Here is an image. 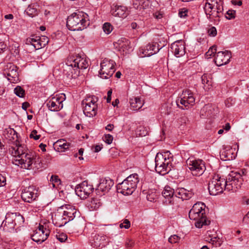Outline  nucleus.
Listing matches in <instances>:
<instances>
[{
	"instance_id": "nucleus-1",
	"label": "nucleus",
	"mask_w": 249,
	"mask_h": 249,
	"mask_svg": "<svg viewBox=\"0 0 249 249\" xmlns=\"http://www.w3.org/2000/svg\"><path fill=\"white\" fill-rule=\"evenodd\" d=\"M11 155L15 157V163L20 166L21 168L30 170L35 168H41L42 167L41 160L39 158L36 159L35 152L30 151L23 145H16V147L9 148Z\"/></svg>"
},
{
	"instance_id": "nucleus-2",
	"label": "nucleus",
	"mask_w": 249,
	"mask_h": 249,
	"mask_svg": "<svg viewBox=\"0 0 249 249\" xmlns=\"http://www.w3.org/2000/svg\"><path fill=\"white\" fill-rule=\"evenodd\" d=\"M89 25V16L83 12L73 13L67 18V27L70 30L81 31Z\"/></svg>"
},
{
	"instance_id": "nucleus-3",
	"label": "nucleus",
	"mask_w": 249,
	"mask_h": 249,
	"mask_svg": "<svg viewBox=\"0 0 249 249\" xmlns=\"http://www.w3.org/2000/svg\"><path fill=\"white\" fill-rule=\"evenodd\" d=\"M206 206L201 202L195 204L189 213L191 220L195 221V225L196 228H201L203 225H209L210 221L208 220L205 210Z\"/></svg>"
},
{
	"instance_id": "nucleus-4",
	"label": "nucleus",
	"mask_w": 249,
	"mask_h": 249,
	"mask_svg": "<svg viewBox=\"0 0 249 249\" xmlns=\"http://www.w3.org/2000/svg\"><path fill=\"white\" fill-rule=\"evenodd\" d=\"M222 0H206L204 10L207 18L211 21L220 17V13L223 11Z\"/></svg>"
},
{
	"instance_id": "nucleus-5",
	"label": "nucleus",
	"mask_w": 249,
	"mask_h": 249,
	"mask_svg": "<svg viewBox=\"0 0 249 249\" xmlns=\"http://www.w3.org/2000/svg\"><path fill=\"white\" fill-rule=\"evenodd\" d=\"M139 181L137 174L130 175L121 183L117 184V192L124 195H131L135 190Z\"/></svg>"
},
{
	"instance_id": "nucleus-6",
	"label": "nucleus",
	"mask_w": 249,
	"mask_h": 249,
	"mask_svg": "<svg viewBox=\"0 0 249 249\" xmlns=\"http://www.w3.org/2000/svg\"><path fill=\"white\" fill-rule=\"evenodd\" d=\"M63 211V215L61 217H58L55 225L57 227H61L70 221L72 220L76 215H78L77 210L73 206L69 204H66L62 206L60 208Z\"/></svg>"
},
{
	"instance_id": "nucleus-7",
	"label": "nucleus",
	"mask_w": 249,
	"mask_h": 249,
	"mask_svg": "<svg viewBox=\"0 0 249 249\" xmlns=\"http://www.w3.org/2000/svg\"><path fill=\"white\" fill-rule=\"evenodd\" d=\"M244 179L240 173L231 172L225 179V190L236 192L241 188Z\"/></svg>"
},
{
	"instance_id": "nucleus-8",
	"label": "nucleus",
	"mask_w": 249,
	"mask_h": 249,
	"mask_svg": "<svg viewBox=\"0 0 249 249\" xmlns=\"http://www.w3.org/2000/svg\"><path fill=\"white\" fill-rule=\"evenodd\" d=\"M98 98L96 96H89L82 102L84 114L89 117L95 116L97 113L98 106L97 102Z\"/></svg>"
},
{
	"instance_id": "nucleus-9",
	"label": "nucleus",
	"mask_w": 249,
	"mask_h": 249,
	"mask_svg": "<svg viewBox=\"0 0 249 249\" xmlns=\"http://www.w3.org/2000/svg\"><path fill=\"white\" fill-rule=\"evenodd\" d=\"M177 106L181 109H188L195 104V98L193 93L190 89L182 91V93L176 100Z\"/></svg>"
},
{
	"instance_id": "nucleus-10",
	"label": "nucleus",
	"mask_w": 249,
	"mask_h": 249,
	"mask_svg": "<svg viewBox=\"0 0 249 249\" xmlns=\"http://www.w3.org/2000/svg\"><path fill=\"white\" fill-rule=\"evenodd\" d=\"M225 179L215 175L209 183L208 190L211 195L216 196L225 190Z\"/></svg>"
},
{
	"instance_id": "nucleus-11",
	"label": "nucleus",
	"mask_w": 249,
	"mask_h": 249,
	"mask_svg": "<svg viewBox=\"0 0 249 249\" xmlns=\"http://www.w3.org/2000/svg\"><path fill=\"white\" fill-rule=\"evenodd\" d=\"M115 62L108 58H104L100 63L101 69L99 71L100 77L103 79L110 77L115 71Z\"/></svg>"
},
{
	"instance_id": "nucleus-12",
	"label": "nucleus",
	"mask_w": 249,
	"mask_h": 249,
	"mask_svg": "<svg viewBox=\"0 0 249 249\" xmlns=\"http://www.w3.org/2000/svg\"><path fill=\"white\" fill-rule=\"evenodd\" d=\"M169 159H167L163 155L158 153L155 158V170L160 175H165L170 170L169 166Z\"/></svg>"
},
{
	"instance_id": "nucleus-13",
	"label": "nucleus",
	"mask_w": 249,
	"mask_h": 249,
	"mask_svg": "<svg viewBox=\"0 0 249 249\" xmlns=\"http://www.w3.org/2000/svg\"><path fill=\"white\" fill-rule=\"evenodd\" d=\"M38 196V189L35 186L31 185L22 190L21 197L24 201L31 203L36 200Z\"/></svg>"
},
{
	"instance_id": "nucleus-14",
	"label": "nucleus",
	"mask_w": 249,
	"mask_h": 249,
	"mask_svg": "<svg viewBox=\"0 0 249 249\" xmlns=\"http://www.w3.org/2000/svg\"><path fill=\"white\" fill-rule=\"evenodd\" d=\"M187 164L194 176H199L205 170L204 163L201 160H188Z\"/></svg>"
},
{
	"instance_id": "nucleus-15",
	"label": "nucleus",
	"mask_w": 249,
	"mask_h": 249,
	"mask_svg": "<svg viewBox=\"0 0 249 249\" xmlns=\"http://www.w3.org/2000/svg\"><path fill=\"white\" fill-rule=\"evenodd\" d=\"M94 190L93 186L88 183L87 181H84L77 185L75 188L76 195L82 199L87 198Z\"/></svg>"
},
{
	"instance_id": "nucleus-16",
	"label": "nucleus",
	"mask_w": 249,
	"mask_h": 249,
	"mask_svg": "<svg viewBox=\"0 0 249 249\" xmlns=\"http://www.w3.org/2000/svg\"><path fill=\"white\" fill-rule=\"evenodd\" d=\"M69 57L73 60V64L76 75H79V69H86L89 66L88 61L85 57H82L81 56L77 54L69 56Z\"/></svg>"
},
{
	"instance_id": "nucleus-17",
	"label": "nucleus",
	"mask_w": 249,
	"mask_h": 249,
	"mask_svg": "<svg viewBox=\"0 0 249 249\" xmlns=\"http://www.w3.org/2000/svg\"><path fill=\"white\" fill-rule=\"evenodd\" d=\"M50 234V231L46 228H44L43 225L39 224L37 229L35 231L32 236V239L35 242L41 243L45 241Z\"/></svg>"
},
{
	"instance_id": "nucleus-18",
	"label": "nucleus",
	"mask_w": 249,
	"mask_h": 249,
	"mask_svg": "<svg viewBox=\"0 0 249 249\" xmlns=\"http://www.w3.org/2000/svg\"><path fill=\"white\" fill-rule=\"evenodd\" d=\"M162 195L165 198L164 202L167 204L176 205L178 207L177 203H176L175 191L169 186L164 187L162 192Z\"/></svg>"
},
{
	"instance_id": "nucleus-19",
	"label": "nucleus",
	"mask_w": 249,
	"mask_h": 249,
	"mask_svg": "<svg viewBox=\"0 0 249 249\" xmlns=\"http://www.w3.org/2000/svg\"><path fill=\"white\" fill-rule=\"evenodd\" d=\"M5 74H6L8 80L11 83H17L19 81L18 68L14 65L8 64L7 69L5 70Z\"/></svg>"
},
{
	"instance_id": "nucleus-20",
	"label": "nucleus",
	"mask_w": 249,
	"mask_h": 249,
	"mask_svg": "<svg viewBox=\"0 0 249 249\" xmlns=\"http://www.w3.org/2000/svg\"><path fill=\"white\" fill-rule=\"evenodd\" d=\"M63 99L61 96L56 95L47 103V106L51 111H58L63 108Z\"/></svg>"
},
{
	"instance_id": "nucleus-21",
	"label": "nucleus",
	"mask_w": 249,
	"mask_h": 249,
	"mask_svg": "<svg viewBox=\"0 0 249 249\" xmlns=\"http://www.w3.org/2000/svg\"><path fill=\"white\" fill-rule=\"evenodd\" d=\"M231 58V53L230 52H219L217 53L214 61L215 64L218 66H221L228 64Z\"/></svg>"
},
{
	"instance_id": "nucleus-22",
	"label": "nucleus",
	"mask_w": 249,
	"mask_h": 249,
	"mask_svg": "<svg viewBox=\"0 0 249 249\" xmlns=\"http://www.w3.org/2000/svg\"><path fill=\"white\" fill-rule=\"evenodd\" d=\"M162 46H160L157 43L153 42L147 44L143 49L141 50V52L143 54V56H150L157 53Z\"/></svg>"
},
{
	"instance_id": "nucleus-23",
	"label": "nucleus",
	"mask_w": 249,
	"mask_h": 249,
	"mask_svg": "<svg viewBox=\"0 0 249 249\" xmlns=\"http://www.w3.org/2000/svg\"><path fill=\"white\" fill-rule=\"evenodd\" d=\"M171 49L175 55L179 57L185 53V43L181 40L175 41L171 44Z\"/></svg>"
},
{
	"instance_id": "nucleus-24",
	"label": "nucleus",
	"mask_w": 249,
	"mask_h": 249,
	"mask_svg": "<svg viewBox=\"0 0 249 249\" xmlns=\"http://www.w3.org/2000/svg\"><path fill=\"white\" fill-rule=\"evenodd\" d=\"M194 194L191 191L188 190L184 188H178L175 191V196L176 202L178 199H181L182 201L188 200L191 198Z\"/></svg>"
},
{
	"instance_id": "nucleus-25",
	"label": "nucleus",
	"mask_w": 249,
	"mask_h": 249,
	"mask_svg": "<svg viewBox=\"0 0 249 249\" xmlns=\"http://www.w3.org/2000/svg\"><path fill=\"white\" fill-rule=\"evenodd\" d=\"M111 14L114 16L121 18H125L129 15V11L126 7L121 5H116L112 8Z\"/></svg>"
},
{
	"instance_id": "nucleus-26",
	"label": "nucleus",
	"mask_w": 249,
	"mask_h": 249,
	"mask_svg": "<svg viewBox=\"0 0 249 249\" xmlns=\"http://www.w3.org/2000/svg\"><path fill=\"white\" fill-rule=\"evenodd\" d=\"M114 182L110 178H102L100 179V183L96 189L98 191H101L104 193V194L107 193L113 186Z\"/></svg>"
},
{
	"instance_id": "nucleus-27",
	"label": "nucleus",
	"mask_w": 249,
	"mask_h": 249,
	"mask_svg": "<svg viewBox=\"0 0 249 249\" xmlns=\"http://www.w3.org/2000/svg\"><path fill=\"white\" fill-rule=\"evenodd\" d=\"M3 221L9 224H13V225H16L17 223H23L24 222V218L19 213H7L5 216V219Z\"/></svg>"
},
{
	"instance_id": "nucleus-28",
	"label": "nucleus",
	"mask_w": 249,
	"mask_h": 249,
	"mask_svg": "<svg viewBox=\"0 0 249 249\" xmlns=\"http://www.w3.org/2000/svg\"><path fill=\"white\" fill-rule=\"evenodd\" d=\"M73 60L71 58L68 57L66 62V67L64 70V73L68 77L75 78L78 75H76L74 71V65L73 64Z\"/></svg>"
},
{
	"instance_id": "nucleus-29",
	"label": "nucleus",
	"mask_w": 249,
	"mask_h": 249,
	"mask_svg": "<svg viewBox=\"0 0 249 249\" xmlns=\"http://www.w3.org/2000/svg\"><path fill=\"white\" fill-rule=\"evenodd\" d=\"M5 137L9 141L13 143V145L11 146L16 147V145H20L18 141V138L17 133L13 129H9L4 134Z\"/></svg>"
},
{
	"instance_id": "nucleus-30",
	"label": "nucleus",
	"mask_w": 249,
	"mask_h": 249,
	"mask_svg": "<svg viewBox=\"0 0 249 249\" xmlns=\"http://www.w3.org/2000/svg\"><path fill=\"white\" fill-rule=\"evenodd\" d=\"M106 244V236L103 235L96 234L93 237L91 245L95 248H103Z\"/></svg>"
},
{
	"instance_id": "nucleus-31",
	"label": "nucleus",
	"mask_w": 249,
	"mask_h": 249,
	"mask_svg": "<svg viewBox=\"0 0 249 249\" xmlns=\"http://www.w3.org/2000/svg\"><path fill=\"white\" fill-rule=\"evenodd\" d=\"M131 108L133 110H138L143 106V100L139 97H133L129 99Z\"/></svg>"
},
{
	"instance_id": "nucleus-32",
	"label": "nucleus",
	"mask_w": 249,
	"mask_h": 249,
	"mask_svg": "<svg viewBox=\"0 0 249 249\" xmlns=\"http://www.w3.org/2000/svg\"><path fill=\"white\" fill-rule=\"evenodd\" d=\"M25 43L27 45H33L36 50L41 48V44L40 40V36H32L26 40Z\"/></svg>"
},
{
	"instance_id": "nucleus-33",
	"label": "nucleus",
	"mask_w": 249,
	"mask_h": 249,
	"mask_svg": "<svg viewBox=\"0 0 249 249\" xmlns=\"http://www.w3.org/2000/svg\"><path fill=\"white\" fill-rule=\"evenodd\" d=\"M70 143L67 142L64 139H60L55 143V146L56 150L59 152H64L69 148Z\"/></svg>"
},
{
	"instance_id": "nucleus-34",
	"label": "nucleus",
	"mask_w": 249,
	"mask_h": 249,
	"mask_svg": "<svg viewBox=\"0 0 249 249\" xmlns=\"http://www.w3.org/2000/svg\"><path fill=\"white\" fill-rule=\"evenodd\" d=\"M215 111V109L214 107L212 105L208 104L202 108L201 113L204 116L211 117L214 115Z\"/></svg>"
},
{
	"instance_id": "nucleus-35",
	"label": "nucleus",
	"mask_w": 249,
	"mask_h": 249,
	"mask_svg": "<svg viewBox=\"0 0 249 249\" xmlns=\"http://www.w3.org/2000/svg\"><path fill=\"white\" fill-rule=\"evenodd\" d=\"M202 83L203 85V88L205 90H209L212 86V81L208 76L204 74L201 76Z\"/></svg>"
},
{
	"instance_id": "nucleus-36",
	"label": "nucleus",
	"mask_w": 249,
	"mask_h": 249,
	"mask_svg": "<svg viewBox=\"0 0 249 249\" xmlns=\"http://www.w3.org/2000/svg\"><path fill=\"white\" fill-rule=\"evenodd\" d=\"M50 181L53 188H57L61 184V181L57 175H52L50 179Z\"/></svg>"
},
{
	"instance_id": "nucleus-37",
	"label": "nucleus",
	"mask_w": 249,
	"mask_h": 249,
	"mask_svg": "<svg viewBox=\"0 0 249 249\" xmlns=\"http://www.w3.org/2000/svg\"><path fill=\"white\" fill-rule=\"evenodd\" d=\"M158 193L156 191L150 190L147 193L146 198L148 201L153 202L156 201L158 197Z\"/></svg>"
},
{
	"instance_id": "nucleus-38",
	"label": "nucleus",
	"mask_w": 249,
	"mask_h": 249,
	"mask_svg": "<svg viewBox=\"0 0 249 249\" xmlns=\"http://www.w3.org/2000/svg\"><path fill=\"white\" fill-rule=\"evenodd\" d=\"M119 47L121 49H123V51H124V49H127L128 48V45L129 44V42L126 38H121L120 40H118Z\"/></svg>"
},
{
	"instance_id": "nucleus-39",
	"label": "nucleus",
	"mask_w": 249,
	"mask_h": 249,
	"mask_svg": "<svg viewBox=\"0 0 249 249\" xmlns=\"http://www.w3.org/2000/svg\"><path fill=\"white\" fill-rule=\"evenodd\" d=\"M101 206V203L99 200L95 198H92L89 203L90 207L93 210H96Z\"/></svg>"
},
{
	"instance_id": "nucleus-40",
	"label": "nucleus",
	"mask_w": 249,
	"mask_h": 249,
	"mask_svg": "<svg viewBox=\"0 0 249 249\" xmlns=\"http://www.w3.org/2000/svg\"><path fill=\"white\" fill-rule=\"evenodd\" d=\"M26 12L29 16L32 17L37 15V10L36 8L32 7L31 6H28L26 10Z\"/></svg>"
},
{
	"instance_id": "nucleus-41",
	"label": "nucleus",
	"mask_w": 249,
	"mask_h": 249,
	"mask_svg": "<svg viewBox=\"0 0 249 249\" xmlns=\"http://www.w3.org/2000/svg\"><path fill=\"white\" fill-rule=\"evenodd\" d=\"M2 226H3V230L5 231L10 232L13 231L15 229V225L13 224H9L8 223H6L4 221H3L2 223Z\"/></svg>"
},
{
	"instance_id": "nucleus-42",
	"label": "nucleus",
	"mask_w": 249,
	"mask_h": 249,
	"mask_svg": "<svg viewBox=\"0 0 249 249\" xmlns=\"http://www.w3.org/2000/svg\"><path fill=\"white\" fill-rule=\"evenodd\" d=\"M103 29L104 32L106 34H109L113 30V27L110 23L106 22L104 24L103 26Z\"/></svg>"
},
{
	"instance_id": "nucleus-43",
	"label": "nucleus",
	"mask_w": 249,
	"mask_h": 249,
	"mask_svg": "<svg viewBox=\"0 0 249 249\" xmlns=\"http://www.w3.org/2000/svg\"><path fill=\"white\" fill-rule=\"evenodd\" d=\"M14 93L19 97H23L25 95V90L20 86H17L14 89Z\"/></svg>"
},
{
	"instance_id": "nucleus-44",
	"label": "nucleus",
	"mask_w": 249,
	"mask_h": 249,
	"mask_svg": "<svg viewBox=\"0 0 249 249\" xmlns=\"http://www.w3.org/2000/svg\"><path fill=\"white\" fill-rule=\"evenodd\" d=\"M216 52V48L215 46H213L211 47L208 51L205 53V57L207 58H210L211 56H213Z\"/></svg>"
},
{
	"instance_id": "nucleus-45",
	"label": "nucleus",
	"mask_w": 249,
	"mask_h": 249,
	"mask_svg": "<svg viewBox=\"0 0 249 249\" xmlns=\"http://www.w3.org/2000/svg\"><path fill=\"white\" fill-rule=\"evenodd\" d=\"M131 223L129 220L127 219H124L122 220V222L119 225V227L121 229L124 228L128 229L130 227Z\"/></svg>"
},
{
	"instance_id": "nucleus-46",
	"label": "nucleus",
	"mask_w": 249,
	"mask_h": 249,
	"mask_svg": "<svg viewBox=\"0 0 249 249\" xmlns=\"http://www.w3.org/2000/svg\"><path fill=\"white\" fill-rule=\"evenodd\" d=\"M209 243L212 244L215 247L220 246L221 244V240L217 237H214L212 238L209 241Z\"/></svg>"
},
{
	"instance_id": "nucleus-47",
	"label": "nucleus",
	"mask_w": 249,
	"mask_h": 249,
	"mask_svg": "<svg viewBox=\"0 0 249 249\" xmlns=\"http://www.w3.org/2000/svg\"><path fill=\"white\" fill-rule=\"evenodd\" d=\"M236 11L233 10H228L226 14V18L228 19H234L235 18Z\"/></svg>"
},
{
	"instance_id": "nucleus-48",
	"label": "nucleus",
	"mask_w": 249,
	"mask_h": 249,
	"mask_svg": "<svg viewBox=\"0 0 249 249\" xmlns=\"http://www.w3.org/2000/svg\"><path fill=\"white\" fill-rule=\"evenodd\" d=\"M180 237L174 234L173 235H171L168 239V241L171 244H175L176 243H178L180 240Z\"/></svg>"
},
{
	"instance_id": "nucleus-49",
	"label": "nucleus",
	"mask_w": 249,
	"mask_h": 249,
	"mask_svg": "<svg viewBox=\"0 0 249 249\" xmlns=\"http://www.w3.org/2000/svg\"><path fill=\"white\" fill-rule=\"evenodd\" d=\"M207 33L209 36L214 37L217 35V30L215 27L212 26L208 29Z\"/></svg>"
},
{
	"instance_id": "nucleus-50",
	"label": "nucleus",
	"mask_w": 249,
	"mask_h": 249,
	"mask_svg": "<svg viewBox=\"0 0 249 249\" xmlns=\"http://www.w3.org/2000/svg\"><path fill=\"white\" fill-rule=\"evenodd\" d=\"M149 0H140V9H145L149 5Z\"/></svg>"
},
{
	"instance_id": "nucleus-51",
	"label": "nucleus",
	"mask_w": 249,
	"mask_h": 249,
	"mask_svg": "<svg viewBox=\"0 0 249 249\" xmlns=\"http://www.w3.org/2000/svg\"><path fill=\"white\" fill-rule=\"evenodd\" d=\"M113 140V136L110 134H106L104 137V142L107 144H110L112 143Z\"/></svg>"
},
{
	"instance_id": "nucleus-52",
	"label": "nucleus",
	"mask_w": 249,
	"mask_h": 249,
	"mask_svg": "<svg viewBox=\"0 0 249 249\" xmlns=\"http://www.w3.org/2000/svg\"><path fill=\"white\" fill-rule=\"evenodd\" d=\"M138 132H140L138 134L141 137L144 136L147 134V131L145 129V128L143 127H139L137 129V133Z\"/></svg>"
},
{
	"instance_id": "nucleus-53",
	"label": "nucleus",
	"mask_w": 249,
	"mask_h": 249,
	"mask_svg": "<svg viewBox=\"0 0 249 249\" xmlns=\"http://www.w3.org/2000/svg\"><path fill=\"white\" fill-rule=\"evenodd\" d=\"M40 136V135H37V132L36 130H33L30 135V138H33L35 140H38Z\"/></svg>"
},
{
	"instance_id": "nucleus-54",
	"label": "nucleus",
	"mask_w": 249,
	"mask_h": 249,
	"mask_svg": "<svg viewBox=\"0 0 249 249\" xmlns=\"http://www.w3.org/2000/svg\"><path fill=\"white\" fill-rule=\"evenodd\" d=\"M40 40L41 41V47H44L49 42L48 38L46 36H42L40 37Z\"/></svg>"
},
{
	"instance_id": "nucleus-55",
	"label": "nucleus",
	"mask_w": 249,
	"mask_h": 249,
	"mask_svg": "<svg viewBox=\"0 0 249 249\" xmlns=\"http://www.w3.org/2000/svg\"><path fill=\"white\" fill-rule=\"evenodd\" d=\"M56 236L57 239L61 242H64L67 239V235L64 233L60 234Z\"/></svg>"
},
{
	"instance_id": "nucleus-56",
	"label": "nucleus",
	"mask_w": 249,
	"mask_h": 249,
	"mask_svg": "<svg viewBox=\"0 0 249 249\" xmlns=\"http://www.w3.org/2000/svg\"><path fill=\"white\" fill-rule=\"evenodd\" d=\"M187 13H188V10L185 8H183V9H181L179 11L178 15L180 17H185V16H187Z\"/></svg>"
},
{
	"instance_id": "nucleus-57",
	"label": "nucleus",
	"mask_w": 249,
	"mask_h": 249,
	"mask_svg": "<svg viewBox=\"0 0 249 249\" xmlns=\"http://www.w3.org/2000/svg\"><path fill=\"white\" fill-rule=\"evenodd\" d=\"M6 184V178L0 174V187L4 186Z\"/></svg>"
},
{
	"instance_id": "nucleus-58",
	"label": "nucleus",
	"mask_w": 249,
	"mask_h": 249,
	"mask_svg": "<svg viewBox=\"0 0 249 249\" xmlns=\"http://www.w3.org/2000/svg\"><path fill=\"white\" fill-rule=\"evenodd\" d=\"M6 48V44L3 42H0V53L4 52Z\"/></svg>"
},
{
	"instance_id": "nucleus-59",
	"label": "nucleus",
	"mask_w": 249,
	"mask_h": 249,
	"mask_svg": "<svg viewBox=\"0 0 249 249\" xmlns=\"http://www.w3.org/2000/svg\"><path fill=\"white\" fill-rule=\"evenodd\" d=\"M134 242L132 240H127L125 242V246L127 248H130L133 247Z\"/></svg>"
},
{
	"instance_id": "nucleus-60",
	"label": "nucleus",
	"mask_w": 249,
	"mask_h": 249,
	"mask_svg": "<svg viewBox=\"0 0 249 249\" xmlns=\"http://www.w3.org/2000/svg\"><path fill=\"white\" fill-rule=\"evenodd\" d=\"M140 0H135L133 2V6L135 9H140Z\"/></svg>"
},
{
	"instance_id": "nucleus-61",
	"label": "nucleus",
	"mask_w": 249,
	"mask_h": 249,
	"mask_svg": "<svg viewBox=\"0 0 249 249\" xmlns=\"http://www.w3.org/2000/svg\"><path fill=\"white\" fill-rule=\"evenodd\" d=\"M153 16L156 19H160L162 18V15L158 12L154 13Z\"/></svg>"
},
{
	"instance_id": "nucleus-62",
	"label": "nucleus",
	"mask_w": 249,
	"mask_h": 249,
	"mask_svg": "<svg viewBox=\"0 0 249 249\" xmlns=\"http://www.w3.org/2000/svg\"><path fill=\"white\" fill-rule=\"evenodd\" d=\"M231 2L233 5H238L239 6H240L242 4L241 0H239L238 1H237L236 0H231Z\"/></svg>"
},
{
	"instance_id": "nucleus-63",
	"label": "nucleus",
	"mask_w": 249,
	"mask_h": 249,
	"mask_svg": "<svg viewBox=\"0 0 249 249\" xmlns=\"http://www.w3.org/2000/svg\"><path fill=\"white\" fill-rule=\"evenodd\" d=\"M114 128V125L113 124H108L106 127V129L107 130H108L109 131H111L113 128Z\"/></svg>"
},
{
	"instance_id": "nucleus-64",
	"label": "nucleus",
	"mask_w": 249,
	"mask_h": 249,
	"mask_svg": "<svg viewBox=\"0 0 249 249\" xmlns=\"http://www.w3.org/2000/svg\"><path fill=\"white\" fill-rule=\"evenodd\" d=\"M29 107V104L27 102H24L22 104V108L24 110H26Z\"/></svg>"
}]
</instances>
